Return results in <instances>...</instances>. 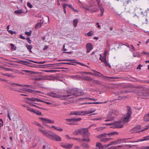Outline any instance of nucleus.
Masks as SVG:
<instances>
[{
    "mask_svg": "<svg viewBox=\"0 0 149 149\" xmlns=\"http://www.w3.org/2000/svg\"><path fill=\"white\" fill-rule=\"evenodd\" d=\"M93 32L92 31H91L89 32L88 33H87V36H92L93 35Z\"/></svg>",
    "mask_w": 149,
    "mask_h": 149,
    "instance_id": "c9c22d12",
    "label": "nucleus"
},
{
    "mask_svg": "<svg viewBox=\"0 0 149 149\" xmlns=\"http://www.w3.org/2000/svg\"><path fill=\"white\" fill-rule=\"evenodd\" d=\"M81 129H77L74 132L73 134L75 135H77L79 134H81Z\"/></svg>",
    "mask_w": 149,
    "mask_h": 149,
    "instance_id": "393cba45",
    "label": "nucleus"
},
{
    "mask_svg": "<svg viewBox=\"0 0 149 149\" xmlns=\"http://www.w3.org/2000/svg\"><path fill=\"white\" fill-rule=\"evenodd\" d=\"M86 99L89 100H93L94 101H96L97 100L96 99H94V98H89V97H88L80 98L79 99V100H85Z\"/></svg>",
    "mask_w": 149,
    "mask_h": 149,
    "instance_id": "aec40b11",
    "label": "nucleus"
},
{
    "mask_svg": "<svg viewBox=\"0 0 149 149\" xmlns=\"http://www.w3.org/2000/svg\"><path fill=\"white\" fill-rule=\"evenodd\" d=\"M7 116L8 117V118L9 120H11V118L10 116V114H9V113L8 111V113H7Z\"/></svg>",
    "mask_w": 149,
    "mask_h": 149,
    "instance_id": "69168bd1",
    "label": "nucleus"
},
{
    "mask_svg": "<svg viewBox=\"0 0 149 149\" xmlns=\"http://www.w3.org/2000/svg\"><path fill=\"white\" fill-rule=\"evenodd\" d=\"M149 140V136H148L143 138V139L141 140V141H144Z\"/></svg>",
    "mask_w": 149,
    "mask_h": 149,
    "instance_id": "f704fd0d",
    "label": "nucleus"
},
{
    "mask_svg": "<svg viewBox=\"0 0 149 149\" xmlns=\"http://www.w3.org/2000/svg\"><path fill=\"white\" fill-rule=\"evenodd\" d=\"M118 134V133L117 132H111L110 133H108L107 134V135L109 136H111L114 135H117Z\"/></svg>",
    "mask_w": 149,
    "mask_h": 149,
    "instance_id": "a878e982",
    "label": "nucleus"
},
{
    "mask_svg": "<svg viewBox=\"0 0 149 149\" xmlns=\"http://www.w3.org/2000/svg\"><path fill=\"white\" fill-rule=\"evenodd\" d=\"M42 80V79L40 78H35L34 79V80L36 81H40Z\"/></svg>",
    "mask_w": 149,
    "mask_h": 149,
    "instance_id": "052dcab7",
    "label": "nucleus"
},
{
    "mask_svg": "<svg viewBox=\"0 0 149 149\" xmlns=\"http://www.w3.org/2000/svg\"><path fill=\"white\" fill-rule=\"evenodd\" d=\"M49 95L51 97L59 98L62 100H66V95H61L54 93H51L49 94Z\"/></svg>",
    "mask_w": 149,
    "mask_h": 149,
    "instance_id": "1a4fd4ad",
    "label": "nucleus"
},
{
    "mask_svg": "<svg viewBox=\"0 0 149 149\" xmlns=\"http://www.w3.org/2000/svg\"><path fill=\"white\" fill-rule=\"evenodd\" d=\"M133 56L134 57H140V54L138 52H134L133 54Z\"/></svg>",
    "mask_w": 149,
    "mask_h": 149,
    "instance_id": "e433bc0d",
    "label": "nucleus"
},
{
    "mask_svg": "<svg viewBox=\"0 0 149 149\" xmlns=\"http://www.w3.org/2000/svg\"><path fill=\"white\" fill-rule=\"evenodd\" d=\"M28 41V43L29 44H31V40L30 39V38H27L26 39Z\"/></svg>",
    "mask_w": 149,
    "mask_h": 149,
    "instance_id": "13d9d810",
    "label": "nucleus"
},
{
    "mask_svg": "<svg viewBox=\"0 0 149 149\" xmlns=\"http://www.w3.org/2000/svg\"><path fill=\"white\" fill-rule=\"evenodd\" d=\"M27 110L31 112L34 113L35 112V110L32 108H30L29 107H27Z\"/></svg>",
    "mask_w": 149,
    "mask_h": 149,
    "instance_id": "79ce46f5",
    "label": "nucleus"
},
{
    "mask_svg": "<svg viewBox=\"0 0 149 149\" xmlns=\"http://www.w3.org/2000/svg\"><path fill=\"white\" fill-rule=\"evenodd\" d=\"M27 100H28L32 101V102H36V101L38 102H43V101L42 100L40 99L34 98V97H32L31 98H26Z\"/></svg>",
    "mask_w": 149,
    "mask_h": 149,
    "instance_id": "a211bd4d",
    "label": "nucleus"
},
{
    "mask_svg": "<svg viewBox=\"0 0 149 149\" xmlns=\"http://www.w3.org/2000/svg\"><path fill=\"white\" fill-rule=\"evenodd\" d=\"M130 91H126L120 90L117 91H114L113 93L116 96H120L123 95L124 93H127L130 92Z\"/></svg>",
    "mask_w": 149,
    "mask_h": 149,
    "instance_id": "9b49d317",
    "label": "nucleus"
},
{
    "mask_svg": "<svg viewBox=\"0 0 149 149\" xmlns=\"http://www.w3.org/2000/svg\"><path fill=\"white\" fill-rule=\"evenodd\" d=\"M63 61H70L72 63H78V62H77V61L76 60H69V59H63Z\"/></svg>",
    "mask_w": 149,
    "mask_h": 149,
    "instance_id": "c85d7f7f",
    "label": "nucleus"
},
{
    "mask_svg": "<svg viewBox=\"0 0 149 149\" xmlns=\"http://www.w3.org/2000/svg\"><path fill=\"white\" fill-rule=\"evenodd\" d=\"M136 90L138 91V93L140 94L139 95L141 96V98L146 99L149 95L148 93V90L145 87L140 86L137 87L136 88Z\"/></svg>",
    "mask_w": 149,
    "mask_h": 149,
    "instance_id": "f03ea898",
    "label": "nucleus"
},
{
    "mask_svg": "<svg viewBox=\"0 0 149 149\" xmlns=\"http://www.w3.org/2000/svg\"><path fill=\"white\" fill-rule=\"evenodd\" d=\"M23 12L22 10H16L15 11V13L16 14H20Z\"/></svg>",
    "mask_w": 149,
    "mask_h": 149,
    "instance_id": "c03bdc74",
    "label": "nucleus"
},
{
    "mask_svg": "<svg viewBox=\"0 0 149 149\" xmlns=\"http://www.w3.org/2000/svg\"><path fill=\"white\" fill-rule=\"evenodd\" d=\"M9 84H10L11 85V86H13V85H14L18 86H23L22 85L19 84H16V83H9Z\"/></svg>",
    "mask_w": 149,
    "mask_h": 149,
    "instance_id": "72a5a7b5",
    "label": "nucleus"
},
{
    "mask_svg": "<svg viewBox=\"0 0 149 149\" xmlns=\"http://www.w3.org/2000/svg\"><path fill=\"white\" fill-rule=\"evenodd\" d=\"M143 53L145 54H146L148 57L149 56V53L148 52H143Z\"/></svg>",
    "mask_w": 149,
    "mask_h": 149,
    "instance_id": "680f3d73",
    "label": "nucleus"
},
{
    "mask_svg": "<svg viewBox=\"0 0 149 149\" xmlns=\"http://www.w3.org/2000/svg\"><path fill=\"white\" fill-rule=\"evenodd\" d=\"M48 47H49V46H47V45H45L44 48H43V50H46V49H48Z\"/></svg>",
    "mask_w": 149,
    "mask_h": 149,
    "instance_id": "e2e57ef3",
    "label": "nucleus"
},
{
    "mask_svg": "<svg viewBox=\"0 0 149 149\" xmlns=\"http://www.w3.org/2000/svg\"><path fill=\"white\" fill-rule=\"evenodd\" d=\"M85 80L88 81H91L93 80V79L91 78L89 76H86L84 78Z\"/></svg>",
    "mask_w": 149,
    "mask_h": 149,
    "instance_id": "7c9ffc66",
    "label": "nucleus"
},
{
    "mask_svg": "<svg viewBox=\"0 0 149 149\" xmlns=\"http://www.w3.org/2000/svg\"><path fill=\"white\" fill-rule=\"evenodd\" d=\"M44 129L45 128L43 126H41V127L38 128V130L44 136L50 139L52 135V134L50 133L51 131Z\"/></svg>",
    "mask_w": 149,
    "mask_h": 149,
    "instance_id": "6e6552de",
    "label": "nucleus"
},
{
    "mask_svg": "<svg viewBox=\"0 0 149 149\" xmlns=\"http://www.w3.org/2000/svg\"><path fill=\"white\" fill-rule=\"evenodd\" d=\"M96 147L98 148L99 149H103L104 146L100 142H97L96 144Z\"/></svg>",
    "mask_w": 149,
    "mask_h": 149,
    "instance_id": "6ab92c4d",
    "label": "nucleus"
},
{
    "mask_svg": "<svg viewBox=\"0 0 149 149\" xmlns=\"http://www.w3.org/2000/svg\"><path fill=\"white\" fill-rule=\"evenodd\" d=\"M78 22V20L77 19H76L74 20L73 22V23L74 24V27H76L77 26Z\"/></svg>",
    "mask_w": 149,
    "mask_h": 149,
    "instance_id": "473e14b6",
    "label": "nucleus"
},
{
    "mask_svg": "<svg viewBox=\"0 0 149 149\" xmlns=\"http://www.w3.org/2000/svg\"><path fill=\"white\" fill-rule=\"evenodd\" d=\"M119 113L118 112L115 110H112L109 112V116L107 118L105 121H110L113 120L114 118V116H116Z\"/></svg>",
    "mask_w": 149,
    "mask_h": 149,
    "instance_id": "423d86ee",
    "label": "nucleus"
},
{
    "mask_svg": "<svg viewBox=\"0 0 149 149\" xmlns=\"http://www.w3.org/2000/svg\"><path fill=\"white\" fill-rule=\"evenodd\" d=\"M127 97V96H123L122 97H120V96H119L118 97H121V98L117 99V100H121V99L125 100Z\"/></svg>",
    "mask_w": 149,
    "mask_h": 149,
    "instance_id": "8fccbe9b",
    "label": "nucleus"
},
{
    "mask_svg": "<svg viewBox=\"0 0 149 149\" xmlns=\"http://www.w3.org/2000/svg\"><path fill=\"white\" fill-rule=\"evenodd\" d=\"M50 139L57 141H61V139L60 137L55 134H52Z\"/></svg>",
    "mask_w": 149,
    "mask_h": 149,
    "instance_id": "f8f14e48",
    "label": "nucleus"
},
{
    "mask_svg": "<svg viewBox=\"0 0 149 149\" xmlns=\"http://www.w3.org/2000/svg\"><path fill=\"white\" fill-rule=\"evenodd\" d=\"M82 7L86 10H89V11H91V10L89 8V7L87 6H83Z\"/></svg>",
    "mask_w": 149,
    "mask_h": 149,
    "instance_id": "37998d69",
    "label": "nucleus"
},
{
    "mask_svg": "<svg viewBox=\"0 0 149 149\" xmlns=\"http://www.w3.org/2000/svg\"><path fill=\"white\" fill-rule=\"evenodd\" d=\"M106 55L103 57L102 58L101 57L99 59L101 60V61L102 62H104L106 60Z\"/></svg>",
    "mask_w": 149,
    "mask_h": 149,
    "instance_id": "2f4dec72",
    "label": "nucleus"
},
{
    "mask_svg": "<svg viewBox=\"0 0 149 149\" xmlns=\"http://www.w3.org/2000/svg\"><path fill=\"white\" fill-rule=\"evenodd\" d=\"M45 122L50 123H54V122L53 120H52L50 119L46 118Z\"/></svg>",
    "mask_w": 149,
    "mask_h": 149,
    "instance_id": "bb28decb",
    "label": "nucleus"
},
{
    "mask_svg": "<svg viewBox=\"0 0 149 149\" xmlns=\"http://www.w3.org/2000/svg\"><path fill=\"white\" fill-rule=\"evenodd\" d=\"M31 31H30L29 32H25V34L28 36H30L31 35Z\"/></svg>",
    "mask_w": 149,
    "mask_h": 149,
    "instance_id": "09e8293b",
    "label": "nucleus"
},
{
    "mask_svg": "<svg viewBox=\"0 0 149 149\" xmlns=\"http://www.w3.org/2000/svg\"><path fill=\"white\" fill-rule=\"evenodd\" d=\"M34 113L38 115H41V113L37 110H35V112H34Z\"/></svg>",
    "mask_w": 149,
    "mask_h": 149,
    "instance_id": "de8ad7c7",
    "label": "nucleus"
},
{
    "mask_svg": "<svg viewBox=\"0 0 149 149\" xmlns=\"http://www.w3.org/2000/svg\"><path fill=\"white\" fill-rule=\"evenodd\" d=\"M116 144H117L120 143V140H117L114 141Z\"/></svg>",
    "mask_w": 149,
    "mask_h": 149,
    "instance_id": "5fc2aeb1",
    "label": "nucleus"
},
{
    "mask_svg": "<svg viewBox=\"0 0 149 149\" xmlns=\"http://www.w3.org/2000/svg\"><path fill=\"white\" fill-rule=\"evenodd\" d=\"M127 113L126 115H125L124 117L121 119V120L123 123H126L129 121L131 115V108L128 106H127Z\"/></svg>",
    "mask_w": 149,
    "mask_h": 149,
    "instance_id": "20e7f679",
    "label": "nucleus"
},
{
    "mask_svg": "<svg viewBox=\"0 0 149 149\" xmlns=\"http://www.w3.org/2000/svg\"><path fill=\"white\" fill-rule=\"evenodd\" d=\"M72 78L77 79L79 78V75H72L71 76Z\"/></svg>",
    "mask_w": 149,
    "mask_h": 149,
    "instance_id": "a18cd8bd",
    "label": "nucleus"
},
{
    "mask_svg": "<svg viewBox=\"0 0 149 149\" xmlns=\"http://www.w3.org/2000/svg\"><path fill=\"white\" fill-rule=\"evenodd\" d=\"M111 139L110 138H103L101 139L100 141L104 142H106L109 141Z\"/></svg>",
    "mask_w": 149,
    "mask_h": 149,
    "instance_id": "cd10ccee",
    "label": "nucleus"
},
{
    "mask_svg": "<svg viewBox=\"0 0 149 149\" xmlns=\"http://www.w3.org/2000/svg\"><path fill=\"white\" fill-rule=\"evenodd\" d=\"M81 134L82 135L83 140L84 142H89L91 140L89 138L90 133L87 128L81 129Z\"/></svg>",
    "mask_w": 149,
    "mask_h": 149,
    "instance_id": "7ed1b4c3",
    "label": "nucleus"
},
{
    "mask_svg": "<svg viewBox=\"0 0 149 149\" xmlns=\"http://www.w3.org/2000/svg\"><path fill=\"white\" fill-rule=\"evenodd\" d=\"M107 102L106 101L104 102H91V104H102L104 103H105Z\"/></svg>",
    "mask_w": 149,
    "mask_h": 149,
    "instance_id": "ea45409f",
    "label": "nucleus"
},
{
    "mask_svg": "<svg viewBox=\"0 0 149 149\" xmlns=\"http://www.w3.org/2000/svg\"><path fill=\"white\" fill-rule=\"evenodd\" d=\"M73 139L79 142H82V141H84L83 140V139H80L77 138H73Z\"/></svg>",
    "mask_w": 149,
    "mask_h": 149,
    "instance_id": "58836bf2",
    "label": "nucleus"
},
{
    "mask_svg": "<svg viewBox=\"0 0 149 149\" xmlns=\"http://www.w3.org/2000/svg\"><path fill=\"white\" fill-rule=\"evenodd\" d=\"M29 61H30L32 62L33 63H38V64H40V62H37V61H34L31 60H29Z\"/></svg>",
    "mask_w": 149,
    "mask_h": 149,
    "instance_id": "0e129e2a",
    "label": "nucleus"
},
{
    "mask_svg": "<svg viewBox=\"0 0 149 149\" xmlns=\"http://www.w3.org/2000/svg\"><path fill=\"white\" fill-rule=\"evenodd\" d=\"M3 74L4 75L6 76L9 77L11 78H13L14 77V76L13 75L11 74H8L7 73Z\"/></svg>",
    "mask_w": 149,
    "mask_h": 149,
    "instance_id": "a19ab883",
    "label": "nucleus"
},
{
    "mask_svg": "<svg viewBox=\"0 0 149 149\" xmlns=\"http://www.w3.org/2000/svg\"><path fill=\"white\" fill-rule=\"evenodd\" d=\"M67 93V95H66V100L73 98L84 94L82 90L77 88L72 89L68 91Z\"/></svg>",
    "mask_w": 149,
    "mask_h": 149,
    "instance_id": "f257e3e1",
    "label": "nucleus"
},
{
    "mask_svg": "<svg viewBox=\"0 0 149 149\" xmlns=\"http://www.w3.org/2000/svg\"><path fill=\"white\" fill-rule=\"evenodd\" d=\"M86 48L87 49L86 52L87 53L89 52L93 49L92 45L90 43H87L86 45Z\"/></svg>",
    "mask_w": 149,
    "mask_h": 149,
    "instance_id": "4468645a",
    "label": "nucleus"
},
{
    "mask_svg": "<svg viewBox=\"0 0 149 149\" xmlns=\"http://www.w3.org/2000/svg\"><path fill=\"white\" fill-rule=\"evenodd\" d=\"M104 63L105 66H109L110 68L111 67V66L109 65V64L108 63V62L107 61H105V62H104Z\"/></svg>",
    "mask_w": 149,
    "mask_h": 149,
    "instance_id": "864d4df0",
    "label": "nucleus"
},
{
    "mask_svg": "<svg viewBox=\"0 0 149 149\" xmlns=\"http://www.w3.org/2000/svg\"><path fill=\"white\" fill-rule=\"evenodd\" d=\"M97 1V3L98 5V6L99 7H100V6H101L100 4V0H96Z\"/></svg>",
    "mask_w": 149,
    "mask_h": 149,
    "instance_id": "338daca9",
    "label": "nucleus"
},
{
    "mask_svg": "<svg viewBox=\"0 0 149 149\" xmlns=\"http://www.w3.org/2000/svg\"><path fill=\"white\" fill-rule=\"evenodd\" d=\"M27 49L29 50L30 52H32L31 49L32 48V47L31 45H26Z\"/></svg>",
    "mask_w": 149,
    "mask_h": 149,
    "instance_id": "c756f323",
    "label": "nucleus"
},
{
    "mask_svg": "<svg viewBox=\"0 0 149 149\" xmlns=\"http://www.w3.org/2000/svg\"><path fill=\"white\" fill-rule=\"evenodd\" d=\"M93 80V83H94L98 84H101L100 82L99 81L94 80Z\"/></svg>",
    "mask_w": 149,
    "mask_h": 149,
    "instance_id": "49530a36",
    "label": "nucleus"
},
{
    "mask_svg": "<svg viewBox=\"0 0 149 149\" xmlns=\"http://www.w3.org/2000/svg\"><path fill=\"white\" fill-rule=\"evenodd\" d=\"M149 127V125H148L146 126L144 128L142 129L141 126L139 125L132 129L131 130V131L132 133L139 132L146 130L148 129Z\"/></svg>",
    "mask_w": 149,
    "mask_h": 149,
    "instance_id": "0eeeda50",
    "label": "nucleus"
},
{
    "mask_svg": "<svg viewBox=\"0 0 149 149\" xmlns=\"http://www.w3.org/2000/svg\"><path fill=\"white\" fill-rule=\"evenodd\" d=\"M23 91L27 92L29 93H33L36 94L37 93H41V92L40 91H34L31 89H27L25 88L23 89Z\"/></svg>",
    "mask_w": 149,
    "mask_h": 149,
    "instance_id": "2eb2a0df",
    "label": "nucleus"
},
{
    "mask_svg": "<svg viewBox=\"0 0 149 149\" xmlns=\"http://www.w3.org/2000/svg\"><path fill=\"white\" fill-rule=\"evenodd\" d=\"M123 127V124L121 120L117 121L115 122L114 125L111 127L113 128H121Z\"/></svg>",
    "mask_w": 149,
    "mask_h": 149,
    "instance_id": "9d476101",
    "label": "nucleus"
},
{
    "mask_svg": "<svg viewBox=\"0 0 149 149\" xmlns=\"http://www.w3.org/2000/svg\"><path fill=\"white\" fill-rule=\"evenodd\" d=\"M73 145L72 144L62 143L61 144V146L65 149H70L72 148Z\"/></svg>",
    "mask_w": 149,
    "mask_h": 149,
    "instance_id": "ddd939ff",
    "label": "nucleus"
},
{
    "mask_svg": "<svg viewBox=\"0 0 149 149\" xmlns=\"http://www.w3.org/2000/svg\"><path fill=\"white\" fill-rule=\"evenodd\" d=\"M44 22L43 21L42 22H39L37 23L36 25L35 26V28L36 29H38L39 28H40L41 27V25L43 24Z\"/></svg>",
    "mask_w": 149,
    "mask_h": 149,
    "instance_id": "b1692460",
    "label": "nucleus"
},
{
    "mask_svg": "<svg viewBox=\"0 0 149 149\" xmlns=\"http://www.w3.org/2000/svg\"><path fill=\"white\" fill-rule=\"evenodd\" d=\"M143 119L146 121H149V112L144 116L143 117Z\"/></svg>",
    "mask_w": 149,
    "mask_h": 149,
    "instance_id": "412c9836",
    "label": "nucleus"
},
{
    "mask_svg": "<svg viewBox=\"0 0 149 149\" xmlns=\"http://www.w3.org/2000/svg\"><path fill=\"white\" fill-rule=\"evenodd\" d=\"M107 134L104 133L103 134L98 135L97 136V138L99 139H101L102 138H104V137H106L107 136Z\"/></svg>",
    "mask_w": 149,
    "mask_h": 149,
    "instance_id": "4be33fe9",
    "label": "nucleus"
},
{
    "mask_svg": "<svg viewBox=\"0 0 149 149\" xmlns=\"http://www.w3.org/2000/svg\"><path fill=\"white\" fill-rule=\"evenodd\" d=\"M14 62L25 65H27V64L30 63L28 61L24 60H17Z\"/></svg>",
    "mask_w": 149,
    "mask_h": 149,
    "instance_id": "dca6fc26",
    "label": "nucleus"
},
{
    "mask_svg": "<svg viewBox=\"0 0 149 149\" xmlns=\"http://www.w3.org/2000/svg\"><path fill=\"white\" fill-rule=\"evenodd\" d=\"M113 145H116V143H115V142L114 141L111 142L110 143H109V144L105 145H104V146L105 147H108L110 146Z\"/></svg>",
    "mask_w": 149,
    "mask_h": 149,
    "instance_id": "4c0bfd02",
    "label": "nucleus"
},
{
    "mask_svg": "<svg viewBox=\"0 0 149 149\" xmlns=\"http://www.w3.org/2000/svg\"><path fill=\"white\" fill-rule=\"evenodd\" d=\"M34 124H35V125H37L38 126H40V127H41V126H42V125H41L40 123H37V122H35L34 123Z\"/></svg>",
    "mask_w": 149,
    "mask_h": 149,
    "instance_id": "3c124183",
    "label": "nucleus"
},
{
    "mask_svg": "<svg viewBox=\"0 0 149 149\" xmlns=\"http://www.w3.org/2000/svg\"><path fill=\"white\" fill-rule=\"evenodd\" d=\"M27 6L30 8H31L33 7L32 5L29 2H27Z\"/></svg>",
    "mask_w": 149,
    "mask_h": 149,
    "instance_id": "6e6d98bb",
    "label": "nucleus"
},
{
    "mask_svg": "<svg viewBox=\"0 0 149 149\" xmlns=\"http://www.w3.org/2000/svg\"><path fill=\"white\" fill-rule=\"evenodd\" d=\"M100 8V10L102 13H103L104 12V8H102L101 6H100V7H99Z\"/></svg>",
    "mask_w": 149,
    "mask_h": 149,
    "instance_id": "603ef678",
    "label": "nucleus"
},
{
    "mask_svg": "<svg viewBox=\"0 0 149 149\" xmlns=\"http://www.w3.org/2000/svg\"><path fill=\"white\" fill-rule=\"evenodd\" d=\"M19 38L23 39H25V38L21 34L19 35Z\"/></svg>",
    "mask_w": 149,
    "mask_h": 149,
    "instance_id": "774afa93",
    "label": "nucleus"
},
{
    "mask_svg": "<svg viewBox=\"0 0 149 149\" xmlns=\"http://www.w3.org/2000/svg\"><path fill=\"white\" fill-rule=\"evenodd\" d=\"M60 64H68V65H73V64L72 63H69V62H62V63H60Z\"/></svg>",
    "mask_w": 149,
    "mask_h": 149,
    "instance_id": "4d7b16f0",
    "label": "nucleus"
},
{
    "mask_svg": "<svg viewBox=\"0 0 149 149\" xmlns=\"http://www.w3.org/2000/svg\"><path fill=\"white\" fill-rule=\"evenodd\" d=\"M95 111V110H94L92 111H74L71 112L70 113V115H84L86 114H88L93 113Z\"/></svg>",
    "mask_w": 149,
    "mask_h": 149,
    "instance_id": "39448f33",
    "label": "nucleus"
},
{
    "mask_svg": "<svg viewBox=\"0 0 149 149\" xmlns=\"http://www.w3.org/2000/svg\"><path fill=\"white\" fill-rule=\"evenodd\" d=\"M81 120V118H74L70 119H65V120L67 122H71L72 121H73L74 122H77V121H80Z\"/></svg>",
    "mask_w": 149,
    "mask_h": 149,
    "instance_id": "f3484780",
    "label": "nucleus"
},
{
    "mask_svg": "<svg viewBox=\"0 0 149 149\" xmlns=\"http://www.w3.org/2000/svg\"><path fill=\"white\" fill-rule=\"evenodd\" d=\"M81 146H82L84 148L88 149L90 148V146L88 145L86 143H84L81 144Z\"/></svg>",
    "mask_w": 149,
    "mask_h": 149,
    "instance_id": "5701e85b",
    "label": "nucleus"
},
{
    "mask_svg": "<svg viewBox=\"0 0 149 149\" xmlns=\"http://www.w3.org/2000/svg\"><path fill=\"white\" fill-rule=\"evenodd\" d=\"M46 118H39V119L40 120H42V121L43 123H44L45 122Z\"/></svg>",
    "mask_w": 149,
    "mask_h": 149,
    "instance_id": "bf43d9fd",
    "label": "nucleus"
}]
</instances>
